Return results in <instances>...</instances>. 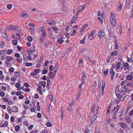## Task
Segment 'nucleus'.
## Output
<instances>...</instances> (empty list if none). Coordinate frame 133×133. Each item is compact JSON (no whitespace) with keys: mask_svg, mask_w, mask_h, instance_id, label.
<instances>
[{"mask_svg":"<svg viewBox=\"0 0 133 133\" xmlns=\"http://www.w3.org/2000/svg\"><path fill=\"white\" fill-rule=\"evenodd\" d=\"M45 39V36H42L41 37L40 39V42H43Z\"/></svg>","mask_w":133,"mask_h":133,"instance_id":"6ab92c4d","label":"nucleus"},{"mask_svg":"<svg viewBox=\"0 0 133 133\" xmlns=\"http://www.w3.org/2000/svg\"><path fill=\"white\" fill-rule=\"evenodd\" d=\"M12 52L13 51L12 50L9 49L7 51V53L9 55H10Z\"/></svg>","mask_w":133,"mask_h":133,"instance_id":"cd10ccee","label":"nucleus"},{"mask_svg":"<svg viewBox=\"0 0 133 133\" xmlns=\"http://www.w3.org/2000/svg\"><path fill=\"white\" fill-rule=\"evenodd\" d=\"M4 42H2L1 43L0 42V47L2 48L4 47Z\"/></svg>","mask_w":133,"mask_h":133,"instance_id":"7c9ffc66","label":"nucleus"},{"mask_svg":"<svg viewBox=\"0 0 133 133\" xmlns=\"http://www.w3.org/2000/svg\"><path fill=\"white\" fill-rule=\"evenodd\" d=\"M119 108V105H117L115 108L114 107V110L116 111L117 110V111H118V109Z\"/></svg>","mask_w":133,"mask_h":133,"instance_id":"c9c22d12","label":"nucleus"},{"mask_svg":"<svg viewBox=\"0 0 133 133\" xmlns=\"http://www.w3.org/2000/svg\"><path fill=\"white\" fill-rule=\"evenodd\" d=\"M50 79H48L47 80V85H46V87L48 89H49V84H50Z\"/></svg>","mask_w":133,"mask_h":133,"instance_id":"5701e85b","label":"nucleus"},{"mask_svg":"<svg viewBox=\"0 0 133 133\" xmlns=\"http://www.w3.org/2000/svg\"><path fill=\"white\" fill-rule=\"evenodd\" d=\"M11 79L12 81H14L16 80V78L14 76H13L12 77Z\"/></svg>","mask_w":133,"mask_h":133,"instance_id":"774afa93","label":"nucleus"},{"mask_svg":"<svg viewBox=\"0 0 133 133\" xmlns=\"http://www.w3.org/2000/svg\"><path fill=\"white\" fill-rule=\"evenodd\" d=\"M41 86H43V88H44L45 87V85L46 84V82L45 81H43L42 82H41Z\"/></svg>","mask_w":133,"mask_h":133,"instance_id":"dca6fc26","label":"nucleus"},{"mask_svg":"<svg viewBox=\"0 0 133 133\" xmlns=\"http://www.w3.org/2000/svg\"><path fill=\"white\" fill-rule=\"evenodd\" d=\"M121 65V63L120 62H118L117 63L116 65L115 66H116V69L118 70L119 69V68L120 67Z\"/></svg>","mask_w":133,"mask_h":133,"instance_id":"2eb2a0df","label":"nucleus"},{"mask_svg":"<svg viewBox=\"0 0 133 133\" xmlns=\"http://www.w3.org/2000/svg\"><path fill=\"white\" fill-rule=\"evenodd\" d=\"M48 72V71L47 70H44L42 72V73L44 74H46Z\"/></svg>","mask_w":133,"mask_h":133,"instance_id":"8fccbe9b","label":"nucleus"},{"mask_svg":"<svg viewBox=\"0 0 133 133\" xmlns=\"http://www.w3.org/2000/svg\"><path fill=\"white\" fill-rule=\"evenodd\" d=\"M24 85L25 87H26L27 88H28L29 87V85L27 83H25Z\"/></svg>","mask_w":133,"mask_h":133,"instance_id":"6e6d98bb","label":"nucleus"},{"mask_svg":"<svg viewBox=\"0 0 133 133\" xmlns=\"http://www.w3.org/2000/svg\"><path fill=\"white\" fill-rule=\"evenodd\" d=\"M133 78V72H131L130 73V75H129L127 77V78L129 81H131Z\"/></svg>","mask_w":133,"mask_h":133,"instance_id":"7ed1b4c3","label":"nucleus"},{"mask_svg":"<svg viewBox=\"0 0 133 133\" xmlns=\"http://www.w3.org/2000/svg\"><path fill=\"white\" fill-rule=\"evenodd\" d=\"M0 95L2 97H4V96L5 94L3 92L1 91L0 93Z\"/></svg>","mask_w":133,"mask_h":133,"instance_id":"680f3d73","label":"nucleus"},{"mask_svg":"<svg viewBox=\"0 0 133 133\" xmlns=\"http://www.w3.org/2000/svg\"><path fill=\"white\" fill-rule=\"evenodd\" d=\"M6 59L8 62L13 60V58L10 56H7L6 57Z\"/></svg>","mask_w":133,"mask_h":133,"instance_id":"ddd939ff","label":"nucleus"},{"mask_svg":"<svg viewBox=\"0 0 133 133\" xmlns=\"http://www.w3.org/2000/svg\"><path fill=\"white\" fill-rule=\"evenodd\" d=\"M58 62H57L55 65L54 66V68H55V69H57V68H58Z\"/></svg>","mask_w":133,"mask_h":133,"instance_id":"a19ab883","label":"nucleus"},{"mask_svg":"<svg viewBox=\"0 0 133 133\" xmlns=\"http://www.w3.org/2000/svg\"><path fill=\"white\" fill-rule=\"evenodd\" d=\"M27 53L30 55L32 54L33 51L31 49L28 50L27 51Z\"/></svg>","mask_w":133,"mask_h":133,"instance_id":"393cba45","label":"nucleus"},{"mask_svg":"<svg viewBox=\"0 0 133 133\" xmlns=\"http://www.w3.org/2000/svg\"><path fill=\"white\" fill-rule=\"evenodd\" d=\"M20 56V55L18 53H16L15 54V56L16 57H19Z\"/></svg>","mask_w":133,"mask_h":133,"instance_id":"052dcab7","label":"nucleus"},{"mask_svg":"<svg viewBox=\"0 0 133 133\" xmlns=\"http://www.w3.org/2000/svg\"><path fill=\"white\" fill-rule=\"evenodd\" d=\"M109 71V69H106V71H104L103 72V73L104 74L105 76H106L108 75Z\"/></svg>","mask_w":133,"mask_h":133,"instance_id":"a211bd4d","label":"nucleus"},{"mask_svg":"<svg viewBox=\"0 0 133 133\" xmlns=\"http://www.w3.org/2000/svg\"><path fill=\"white\" fill-rule=\"evenodd\" d=\"M14 74L15 76L17 77H19V76L20 74L18 72H15L14 73Z\"/></svg>","mask_w":133,"mask_h":133,"instance_id":"864d4df0","label":"nucleus"},{"mask_svg":"<svg viewBox=\"0 0 133 133\" xmlns=\"http://www.w3.org/2000/svg\"><path fill=\"white\" fill-rule=\"evenodd\" d=\"M105 35V33L104 32L99 31L98 34V36L100 38L103 37Z\"/></svg>","mask_w":133,"mask_h":133,"instance_id":"20e7f679","label":"nucleus"},{"mask_svg":"<svg viewBox=\"0 0 133 133\" xmlns=\"http://www.w3.org/2000/svg\"><path fill=\"white\" fill-rule=\"evenodd\" d=\"M49 71H52L53 70V65H51L49 67Z\"/></svg>","mask_w":133,"mask_h":133,"instance_id":"37998d69","label":"nucleus"},{"mask_svg":"<svg viewBox=\"0 0 133 133\" xmlns=\"http://www.w3.org/2000/svg\"><path fill=\"white\" fill-rule=\"evenodd\" d=\"M115 74V72L114 71H110V75L114 76Z\"/></svg>","mask_w":133,"mask_h":133,"instance_id":"2f4dec72","label":"nucleus"},{"mask_svg":"<svg viewBox=\"0 0 133 133\" xmlns=\"http://www.w3.org/2000/svg\"><path fill=\"white\" fill-rule=\"evenodd\" d=\"M122 89L127 90V87L125 85L123 87H122L121 89V90H122Z\"/></svg>","mask_w":133,"mask_h":133,"instance_id":"0e129e2a","label":"nucleus"},{"mask_svg":"<svg viewBox=\"0 0 133 133\" xmlns=\"http://www.w3.org/2000/svg\"><path fill=\"white\" fill-rule=\"evenodd\" d=\"M10 27H9L8 26L5 29V31L6 32H9L10 30Z\"/></svg>","mask_w":133,"mask_h":133,"instance_id":"79ce46f5","label":"nucleus"},{"mask_svg":"<svg viewBox=\"0 0 133 133\" xmlns=\"http://www.w3.org/2000/svg\"><path fill=\"white\" fill-rule=\"evenodd\" d=\"M126 95L125 94H123L121 95L119 98L118 100L116 99V102L117 103V102L121 101H123L124 100V98L126 97Z\"/></svg>","mask_w":133,"mask_h":133,"instance_id":"f257e3e1","label":"nucleus"},{"mask_svg":"<svg viewBox=\"0 0 133 133\" xmlns=\"http://www.w3.org/2000/svg\"><path fill=\"white\" fill-rule=\"evenodd\" d=\"M20 127L19 125H17L15 127V130L16 131H18L20 129Z\"/></svg>","mask_w":133,"mask_h":133,"instance_id":"c85d7f7f","label":"nucleus"},{"mask_svg":"<svg viewBox=\"0 0 133 133\" xmlns=\"http://www.w3.org/2000/svg\"><path fill=\"white\" fill-rule=\"evenodd\" d=\"M81 90H79L78 91V94L77 95V97L76 98V99L78 100L80 97L81 94Z\"/></svg>","mask_w":133,"mask_h":133,"instance_id":"f8f14e48","label":"nucleus"},{"mask_svg":"<svg viewBox=\"0 0 133 133\" xmlns=\"http://www.w3.org/2000/svg\"><path fill=\"white\" fill-rule=\"evenodd\" d=\"M114 20H115V19H114ZM114 23H113L112 22H111L112 23V24L113 26L114 27H115L116 25V22H115L114 21Z\"/></svg>","mask_w":133,"mask_h":133,"instance_id":"603ef678","label":"nucleus"},{"mask_svg":"<svg viewBox=\"0 0 133 133\" xmlns=\"http://www.w3.org/2000/svg\"><path fill=\"white\" fill-rule=\"evenodd\" d=\"M120 125L123 128L125 129L127 128V126L124 123H121Z\"/></svg>","mask_w":133,"mask_h":133,"instance_id":"f3484780","label":"nucleus"},{"mask_svg":"<svg viewBox=\"0 0 133 133\" xmlns=\"http://www.w3.org/2000/svg\"><path fill=\"white\" fill-rule=\"evenodd\" d=\"M118 53V52L116 51H114L113 52H112L111 54V55L112 56V55H114L116 56L117 55V54Z\"/></svg>","mask_w":133,"mask_h":133,"instance_id":"b1692460","label":"nucleus"},{"mask_svg":"<svg viewBox=\"0 0 133 133\" xmlns=\"http://www.w3.org/2000/svg\"><path fill=\"white\" fill-rule=\"evenodd\" d=\"M21 84L19 83H17L15 84V87L16 88H18L20 87Z\"/></svg>","mask_w":133,"mask_h":133,"instance_id":"e433bc0d","label":"nucleus"},{"mask_svg":"<svg viewBox=\"0 0 133 133\" xmlns=\"http://www.w3.org/2000/svg\"><path fill=\"white\" fill-rule=\"evenodd\" d=\"M97 19L98 20L101 21V24L103 23V21L101 19V17H98L97 18Z\"/></svg>","mask_w":133,"mask_h":133,"instance_id":"5fc2aeb1","label":"nucleus"},{"mask_svg":"<svg viewBox=\"0 0 133 133\" xmlns=\"http://www.w3.org/2000/svg\"><path fill=\"white\" fill-rule=\"evenodd\" d=\"M77 25L76 26H74L73 28V31L76 32V31L77 30Z\"/></svg>","mask_w":133,"mask_h":133,"instance_id":"e2e57ef3","label":"nucleus"},{"mask_svg":"<svg viewBox=\"0 0 133 133\" xmlns=\"http://www.w3.org/2000/svg\"><path fill=\"white\" fill-rule=\"evenodd\" d=\"M37 117L38 118H40L41 117V114L40 113H38L37 114Z\"/></svg>","mask_w":133,"mask_h":133,"instance_id":"4d7b16f0","label":"nucleus"},{"mask_svg":"<svg viewBox=\"0 0 133 133\" xmlns=\"http://www.w3.org/2000/svg\"><path fill=\"white\" fill-rule=\"evenodd\" d=\"M90 132L89 130L88 129H86L84 131V133H89Z\"/></svg>","mask_w":133,"mask_h":133,"instance_id":"a18cd8bd","label":"nucleus"},{"mask_svg":"<svg viewBox=\"0 0 133 133\" xmlns=\"http://www.w3.org/2000/svg\"><path fill=\"white\" fill-rule=\"evenodd\" d=\"M115 93L116 94H119L121 93L120 92V91L119 89L117 87L116 88V89L115 90Z\"/></svg>","mask_w":133,"mask_h":133,"instance_id":"4be33fe9","label":"nucleus"},{"mask_svg":"<svg viewBox=\"0 0 133 133\" xmlns=\"http://www.w3.org/2000/svg\"><path fill=\"white\" fill-rule=\"evenodd\" d=\"M82 59H80L78 63L79 66H80L82 64Z\"/></svg>","mask_w":133,"mask_h":133,"instance_id":"473e14b6","label":"nucleus"},{"mask_svg":"<svg viewBox=\"0 0 133 133\" xmlns=\"http://www.w3.org/2000/svg\"><path fill=\"white\" fill-rule=\"evenodd\" d=\"M49 61H45V64L44 66H47L48 64L49 63Z\"/></svg>","mask_w":133,"mask_h":133,"instance_id":"09e8293b","label":"nucleus"},{"mask_svg":"<svg viewBox=\"0 0 133 133\" xmlns=\"http://www.w3.org/2000/svg\"><path fill=\"white\" fill-rule=\"evenodd\" d=\"M2 36L5 38L6 41H8L9 38L7 36V34L6 33H3L2 34Z\"/></svg>","mask_w":133,"mask_h":133,"instance_id":"423d86ee","label":"nucleus"},{"mask_svg":"<svg viewBox=\"0 0 133 133\" xmlns=\"http://www.w3.org/2000/svg\"><path fill=\"white\" fill-rule=\"evenodd\" d=\"M46 125L48 127H51L52 126L51 123L50 122H48L46 123Z\"/></svg>","mask_w":133,"mask_h":133,"instance_id":"ea45409f","label":"nucleus"},{"mask_svg":"<svg viewBox=\"0 0 133 133\" xmlns=\"http://www.w3.org/2000/svg\"><path fill=\"white\" fill-rule=\"evenodd\" d=\"M12 111L14 112H17L18 111V108L16 107H14L12 108Z\"/></svg>","mask_w":133,"mask_h":133,"instance_id":"0eeeda50","label":"nucleus"},{"mask_svg":"<svg viewBox=\"0 0 133 133\" xmlns=\"http://www.w3.org/2000/svg\"><path fill=\"white\" fill-rule=\"evenodd\" d=\"M111 109V107L110 105H109L108 106V108H107V113L108 114V112H109L110 110Z\"/></svg>","mask_w":133,"mask_h":133,"instance_id":"4c0bfd02","label":"nucleus"},{"mask_svg":"<svg viewBox=\"0 0 133 133\" xmlns=\"http://www.w3.org/2000/svg\"><path fill=\"white\" fill-rule=\"evenodd\" d=\"M22 58H17L16 59L17 61L19 63H22Z\"/></svg>","mask_w":133,"mask_h":133,"instance_id":"c756f323","label":"nucleus"},{"mask_svg":"<svg viewBox=\"0 0 133 133\" xmlns=\"http://www.w3.org/2000/svg\"><path fill=\"white\" fill-rule=\"evenodd\" d=\"M123 4L122 5L120 2H119L118 4V9H119V11H120L122 9Z\"/></svg>","mask_w":133,"mask_h":133,"instance_id":"1a4fd4ad","label":"nucleus"},{"mask_svg":"<svg viewBox=\"0 0 133 133\" xmlns=\"http://www.w3.org/2000/svg\"><path fill=\"white\" fill-rule=\"evenodd\" d=\"M5 117L6 119H8L9 118V115L5 113Z\"/></svg>","mask_w":133,"mask_h":133,"instance_id":"13d9d810","label":"nucleus"},{"mask_svg":"<svg viewBox=\"0 0 133 133\" xmlns=\"http://www.w3.org/2000/svg\"><path fill=\"white\" fill-rule=\"evenodd\" d=\"M8 111L9 114L12 113L11 109L10 107H9L8 108Z\"/></svg>","mask_w":133,"mask_h":133,"instance_id":"72a5a7b5","label":"nucleus"},{"mask_svg":"<svg viewBox=\"0 0 133 133\" xmlns=\"http://www.w3.org/2000/svg\"><path fill=\"white\" fill-rule=\"evenodd\" d=\"M14 71V69L12 67H10L9 69V72L10 73H12Z\"/></svg>","mask_w":133,"mask_h":133,"instance_id":"aec40b11","label":"nucleus"},{"mask_svg":"<svg viewBox=\"0 0 133 133\" xmlns=\"http://www.w3.org/2000/svg\"><path fill=\"white\" fill-rule=\"evenodd\" d=\"M21 16L24 18H26L28 16V14L22 12L21 14Z\"/></svg>","mask_w":133,"mask_h":133,"instance_id":"6e6552de","label":"nucleus"},{"mask_svg":"<svg viewBox=\"0 0 133 133\" xmlns=\"http://www.w3.org/2000/svg\"><path fill=\"white\" fill-rule=\"evenodd\" d=\"M41 83V82H39L38 84V86H39V88H38V91L41 92L42 91V86H40V85H39Z\"/></svg>","mask_w":133,"mask_h":133,"instance_id":"412c9836","label":"nucleus"},{"mask_svg":"<svg viewBox=\"0 0 133 133\" xmlns=\"http://www.w3.org/2000/svg\"><path fill=\"white\" fill-rule=\"evenodd\" d=\"M56 22V21L55 20L51 19L50 22H48V24L49 25H53L55 24Z\"/></svg>","mask_w":133,"mask_h":133,"instance_id":"9d476101","label":"nucleus"},{"mask_svg":"<svg viewBox=\"0 0 133 133\" xmlns=\"http://www.w3.org/2000/svg\"><path fill=\"white\" fill-rule=\"evenodd\" d=\"M95 133H100V130L99 129L96 128L95 129Z\"/></svg>","mask_w":133,"mask_h":133,"instance_id":"bb28decb","label":"nucleus"},{"mask_svg":"<svg viewBox=\"0 0 133 133\" xmlns=\"http://www.w3.org/2000/svg\"><path fill=\"white\" fill-rule=\"evenodd\" d=\"M25 65L27 66H29L32 65V64L31 63H25Z\"/></svg>","mask_w":133,"mask_h":133,"instance_id":"a878e982","label":"nucleus"},{"mask_svg":"<svg viewBox=\"0 0 133 133\" xmlns=\"http://www.w3.org/2000/svg\"><path fill=\"white\" fill-rule=\"evenodd\" d=\"M85 26H83L82 27V28L81 30V32L82 31H83L85 29Z\"/></svg>","mask_w":133,"mask_h":133,"instance_id":"de8ad7c7","label":"nucleus"},{"mask_svg":"<svg viewBox=\"0 0 133 133\" xmlns=\"http://www.w3.org/2000/svg\"><path fill=\"white\" fill-rule=\"evenodd\" d=\"M41 71V70L39 69H35L34 70V72L35 73H39Z\"/></svg>","mask_w":133,"mask_h":133,"instance_id":"49530a36","label":"nucleus"},{"mask_svg":"<svg viewBox=\"0 0 133 133\" xmlns=\"http://www.w3.org/2000/svg\"><path fill=\"white\" fill-rule=\"evenodd\" d=\"M78 16V14L77 13L76 15L74 16V17H73V19H75V20H76V19L77 18Z\"/></svg>","mask_w":133,"mask_h":133,"instance_id":"3c124183","label":"nucleus"},{"mask_svg":"<svg viewBox=\"0 0 133 133\" xmlns=\"http://www.w3.org/2000/svg\"><path fill=\"white\" fill-rule=\"evenodd\" d=\"M16 94L17 96H19L21 94V92L20 91H18L16 93Z\"/></svg>","mask_w":133,"mask_h":133,"instance_id":"69168bd1","label":"nucleus"},{"mask_svg":"<svg viewBox=\"0 0 133 133\" xmlns=\"http://www.w3.org/2000/svg\"><path fill=\"white\" fill-rule=\"evenodd\" d=\"M12 6V4H8L7 5V7L8 8L9 10L11 9Z\"/></svg>","mask_w":133,"mask_h":133,"instance_id":"f704fd0d","label":"nucleus"},{"mask_svg":"<svg viewBox=\"0 0 133 133\" xmlns=\"http://www.w3.org/2000/svg\"><path fill=\"white\" fill-rule=\"evenodd\" d=\"M88 39L90 40H92L94 38L93 34H89L88 36Z\"/></svg>","mask_w":133,"mask_h":133,"instance_id":"9b49d317","label":"nucleus"},{"mask_svg":"<svg viewBox=\"0 0 133 133\" xmlns=\"http://www.w3.org/2000/svg\"><path fill=\"white\" fill-rule=\"evenodd\" d=\"M10 28L11 30H18L19 29L18 27L12 25H11L10 26Z\"/></svg>","mask_w":133,"mask_h":133,"instance_id":"f03ea898","label":"nucleus"},{"mask_svg":"<svg viewBox=\"0 0 133 133\" xmlns=\"http://www.w3.org/2000/svg\"><path fill=\"white\" fill-rule=\"evenodd\" d=\"M8 122L6 121H5L4 124L1 126V127H5L7 126L8 125Z\"/></svg>","mask_w":133,"mask_h":133,"instance_id":"4468645a","label":"nucleus"},{"mask_svg":"<svg viewBox=\"0 0 133 133\" xmlns=\"http://www.w3.org/2000/svg\"><path fill=\"white\" fill-rule=\"evenodd\" d=\"M99 108V107L98 106L95 109H94V110L95 112L96 111V114H98V110Z\"/></svg>","mask_w":133,"mask_h":133,"instance_id":"58836bf2","label":"nucleus"},{"mask_svg":"<svg viewBox=\"0 0 133 133\" xmlns=\"http://www.w3.org/2000/svg\"><path fill=\"white\" fill-rule=\"evenodd\" d=\"M46 132L48 133V132L47 130L46 129H44L42 131V132L43 133H46Z\"/></svg>","mask_w":133,"mask_h":133,"instance_id":"338daca9","label":"nucleus"},{"mask_svg":"<svg viewBox=\"0 0 133 133\" xmlns=\"http://www.w3.org/2000/svg\"><path fill=\"white\" fill-rule=\"evenodd\" d=\"M28 40L30 42H31L32 40V37L30 36H29L28 37Z\"/></svg>","mask_w":133,"mask_h":133,"instance_id":"c03bdc74","label":"nucleus"},{"mask_svg":"<svg viewBox=\"0 0 133 133\" xmlns=\"http://www.w3.org/2000/svg\"><path fill=\"white\" fill-rule=\"evenodd\" d=\"M123 113V111L122 110L121 111V112H119V116L120 117H121L122 116Z\"/></svg>","mask_w":133,"mask_h":133,"instance_id":"bf43d9fd","label":"nucleus"},{"mask_svg":"<svg viewBox=\"0 0 133 133\" xmlns=\"http://www.w3.org/2000/svg\"><path fill=\"white\" fill-rule=\"evenodd\" d=\"M105 82L104 81H103L102 83V95H103L104 94V89L105 87Z\"/></svg>","mask_w":133,"mask_h":133,"instance_id":"39448f33","label":"nucleus"}]
</instances>
